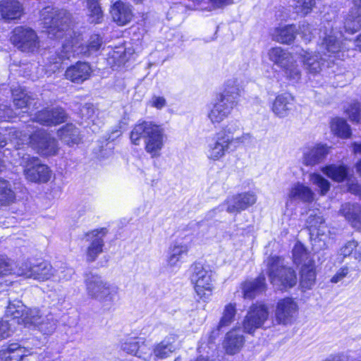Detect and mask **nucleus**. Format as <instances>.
<instances>
[{"label": "nucleus", "instance_id": "72a5a7b5", "mask_svg": "<svg viewBox=\"0 0 361 361\" xmlns=\"http://www.w3.org/2000/svg\"><path fill=\"white\" fill-rule=\"evenodd\" d=\"M329 231L326 225L322 224L317 228L311 229V238L312 245L316 250H322L326 247V241L329 239Z\"/></svg>", "mask_w": 361, "mask_h": 361}, {"label": "nucleus", "instance_id": "4c0bfd02", "mask_svg": "<svg viewBox=\"0 0 361 361\" xmlns=\"http://www.w3.org/2000/svg\"><path fill=\"white\" fill-rule=\"evenodd\" d=\"M331 130L334 135L342 138H348L351 134L349 125L341 118H335L331 120Z\"/></svg>", "mask_w": 361, "mask_h": 361}, {"label": "nucleus", "instance_id": "864d4df0", "mask_svg": "<svg viewBox=\"0 0 361 361\" xmlns=\"http://www.w3.org/2000/svg\"><path fill=\"white\" fill-rule=\"evenodd\" d=\"M346 113L350 121L358 123L361 119V103L352 102L346 109Z\"/></svg>", "mask_w": 361, "mask_h": 361}, {"label": "nucleus", "instance_id": "2f4dec72", "mask_svg": "<svg viewBox=\"0 0 361 361\" xmlns=\"http://www.w3.org/2000/svg\"><path fill=\"white\" fill-rule=\"evenodd\" d=\"M268 56L271 61L282 69L293 62V59L291 54L281 47H274L269 49Z\"/></svg>", "mask_w": 361, "mask_h": 361}, {"label": "nucleus", "instance_id": "7c9ffc66", "mask_svg": "<svg viewBox=\"0 0 361 361\" xmlns=\"http://www.w3.org/2000/svg\"><path fill=\"white\" fill-rule=\"evenodd\" d=\"M57 135L60 140L69 146L78 145L80 141L79 130L72 123H68L61 128Z\"/></svg>", "mask_w": 361, "mask_h": 361}, {"label": "nucleus", "instance_id": "2eb2a0df", "mask_svg": "<svg viewBox=\"0 0 361 361\" xmlns=\"http://www.w3.org/2000/svg\"><path fill=\"white\" fill-rule=\"evenodd\" d=\"M107 233L105 228L95 229L86 233L85 240L88 243L85 250V259L88 263L94 262L103 252L104 238Z\"/></svg>", "mask_w": 361, "mask_h": 361}, {"label": "nucleus", "instance_id": "a19ab883", "mask_svg": "<svg viewBox=\"0 0 361 361\" xmlns=\"http://www.w3.org/2000/svg\"><path fill=\"white\" fill-rule=\"evenodd\" d=\"M102 44V38L98 35L90 36L86 46L81 47L80 54L84 56H89L97 51ZM79 54V52H78Z\"/></svg>", "mask_w": 361, "mask_h": 361}, {"label": "nucleus", "instance_id": "b1692460", "mask_svg": "<svg viewBox=\"0 0 361 361\" xmlns=\"http://www.w3.org/2000/svg\"><path fill=\"white\" fill-rule=\"evenodd\" d=\"M353 6L344 23L345 30L350 33L357 32L361 28V0H353Z\"/></svg>", "mask_w": 361, "mask_h": 361}, {"label": "nucleus", "instance_id": "a18cd8bd", "mask_svg": "<svg viewBox=\"0 0 361 361\" xmlns=\"http://www.w3.org/2000/svg\"><path fill=\"white\" fill-rule=\"evenodd\" d=\"M12 94L14 105L18 109H23L30 105L31 98L25 91L14 90Z\"/></svg>", "mask_w": 361, "mask_h": 361}, {"label": "nucleus", "instance_id": "09e8293b", "mask_svg": "<svg viewBox=\"0 0 361 361\" xmlns=\"http://www.w3.org/2000/svg\"><path fill=\"white\" fill-rule=\"evenodd\" d=\"M314 5V0H297L293 6L295 13L301 16H305L311 11Z\"/></svg>", "mask_w": 361, "mask_h": 361}, {"label": "nucleus", "instance_id": "6ab92c4d", "mask_svg": "<svg viewBox=\"0 0 361 361\" xmlns=\"http://www.w3.org/2000/svg\"><path fill=\"white\" fill-rule=\"evenodd\" d=\"M92 73V68L89 63L78 61L68 67L65 72V78L76 84H81L88 80Z\"/></svg>", "mask_w": 361, "mask_h": 361}, {"label": "nucleus", "instance_id": "9d476101", "mask_svg": "<svg viewBox=\"0 0 361 361\" xmlns=\"http://www.w3.org/2000/svg\"><path fill=\"white\" fill-rule=\"evenodd\" d=\"M191 269L190 280L197 295L203 300L209 299L214 288L213 271L200 263L192 264Z\"/></svg>", "mask_w": 361, "mask_h": 361}, {"label": "nucleus", "instance_id": "5701e85b", "mask_svg": "<svg viewBox=\"0 0 361 361\" xmlns=\"http://www.w3.org/2000/svg\"><path fill=\"white\" fill-rule=\"evenodd\" d=\"M256 201V195L252 192L238 194L228 200L226 210L229 213L240 212L254 204Z\"/></svg>", "mask_w": 361, "mask_h": 361}, {"label": "nucleus", "instance_id": "393cba45", "mask_svg": "<svg viewBox=\"0 0 361 361\" xmlns=\"http://www.w3.org/2000/svg\"><path fill=\"white\" fill-rule=\"evenodd\" d=\"M31 353L17 343L9 344L0 351V357L4 361H21L23 357Z\"/></svg>", "mask_w": 361, "mask_h": 361}, {"label": "nucleus", "instance_id": "f8f14e48", "mask_svg": "<svg viewBox=\"0 0 361 361\" xmlns=\"http://www.w3.org/2000/svg\"><path fill=\"white\" fill-rule=\"evenodd\" d=\"M269 316V312L267 305L261 303L252 305L242 322L243 331L253 334L257 329L263 326Z\"/></svg>", "mask_w": 361, "mask_h": 361}, {"label": "nucleus", "instance_id": "f03ea898", "mask_svg": "<svg viewBox=\"0 0 361 361\" xmlns=\"http://www.w3.org/2000/svg\"><path fill=\"white\" fill-rule=\"evenodd\" d=\"M7 317H13V322L23 324L25 327L34 326L44 334L54 331L56 322L52 314H40L37 309H28L20 301L10 302L6 308Z\"/></svg>", "mask_w": 361, "mask_h": 361}, {"label": "nucleus", "instance_id": "8fccbe9b", "mask_svg": "<svg viewBox=\"0 0 361 361\" xmlns=\"http://www.w3.org/2000/svg\"><path fill=\"white\" fill-rule=\"evenodd\" d=\"M152 355H154L153 348L152 349L145 341L140 339L139 343V349L137 350V353H136L135 356L145 361H149Z\"/></svg>", "mask_w": 361, "mask_h": 361}, {"label": "nucleus", "instance_id": "e433bc0d", "mask_svg": "<svg viewBox=\"0 0 361 361\" xmlns=\"http://www.w3.org/2000/svg\"><path fill=\"white\" fill-rule=\"evenodd\" d=\"M86 7L89 22L94 24L100 23L104 15L98 0H87Z\"/></svg>", "mask_w": 361, "mask_h": 361}, {"label": "nucleus", "instance_id": "e2e57ef3", "mask_svg": "<svg viewBox=\"0 0 361 361\" xmlns=\"http://www.w3.org/2000/svg\"><path fill=\"white\" fill-rule=\"evenodd\" d=\"M348 273V267H343L338 270V271L332 277L331 282L338 283L342 279H343Z\"/></svg>", "mask_w": 361, "mask_h": 361}, {"label": "nucleus", "instance_id": "f3484780", "mask_svg": "<svg viewBox=\"0 0 361 361\" xmlns=\"http://www.w3.org/2000/svg\"><path fill=\"white\" fill-rule=\"evenodd\" d=\"M298 310L297 303L293 298H286L279 300L275 310V319L278 324L291 323Z\"/></svg>", "mask_w": 361, "mask_h": 361}, {"label": "nucleus", "instance_id": "dca6fc26", "mask_svg": "<svg viewBox=\"0 0 361 361\" xmlns=\"http://www.w3.org/2000/svg\"><path fill=\"white\" fill-rule=\"evenodd\" d=\"M31 147L39 154L50 156L58 152L57 141L45 130H40L29 136Z\"/></svg>", "mask_w": 361, "mask_h": 361}, {"label": "nucleus", "instance_id": "bf43d9fd", "mask_svg": "<svg viewBox=\"0 0 361 361\" xmlns=\"http://www.w3.org/2000/svg\"><path fill=\"white\" fill-rule=\"evenodd\" d=\"M11 271V264L4 256H0V276L8 274Z\"/></svg>", "mask_w": 361, "mask_h": 361}, {"label": "nucleus", "instance_id": "5fc2aeb1", "mask_svg": "<svg viewBox=\"0 0 361 361\" xmlns=\"http://www.w3.org/2000/svg\"><path fill=\"white\" fill-rule=\"evenodd\" d=\"M238 131H240V126L238 122L231 121L224 128L223 130L218 134L226 135L228 137H234L233 135Z\"/></svg>", "mask_w": 361, "mask_h": 361}, {"label": "nucleus", "instance_id": "20e7f679", "mask_svg": "<svg viewBox=\"0 0 361 361\" xmlns=\"http://www.w3.org/2000/svg\"><path fill=\"white\" fill-rule=\"evenodd\" d=\"M241 92L237 79L227 81L224 91L209 107L207 117L212 123L219 124L230 115Z\"/></svg>", "mask_w": 361, "mask_h": 361}, {"label": "nucleus", "instance_id": "bb28decb", "mask_svg": "<svg viewBox=\"0 0 361 361\" xmlns=\"http://www.w3.org/2000/svg\"><path fill=\"white\" fill-rule=\"evenodd\" d=\"M328 153L329 149L326 145H318L304 152L302 162L306 166H314L320 163Z\"/></svg>", "mask_w": 361, "mask_h": 361}, {"label": "nucleus", "instance_id": "37998d69", "mask_svg": "<svg viewBox=\"0 0 361 361\" xmlns=\"http://www.w3.org/2000/svg\"><path fill=\"white\" fill-rule=\"evenodd\" d=\"M293 258L295 264H300L307 263L308 260H312L309 258V254L306 249L300 243H297L293 249Z\"/></svg>", "mask_w": 361, "mask_h": 361}, {"label": "nucleus", "instance_id": "603ef678", "mask_svg": "<svg viewBox=\"0 0 361 361\" xmlns=\"http://www.w3.org/2000/svg\"><path fill=\"white\" fill-rule=\"evenodd\" d=\"M6 317H7L6 315ZM7 319L0 321V341L10 336L13 331L16 322H13V317H6Z\"/></svg>", "mask_w": 361, "mask_h": 361}, {"label": "nucleus", "instance_id": "69168bd1", "mask_svg": "<svg viewBox=\"0 0 361 361\" xmlns=\"http://www.w3.org/2000/svg\"><path fill=\"white\" fill-rule=\"evenodd\" d=\"M352 226L357 230L361 231V209L358 212L355 219H353Z\"/></svg>", "mask_w": 361, "mask_h": 361}, {"label": "nucleus", "instance_id": "ddd939ff", "mask_svg": "<svg viewBox=\"0 0 361 361\" xmlns=\"http://www.w3.org/2000/svg\"><path fill=\"white\" fill-rule=\"evenodd\" d=\"M54 269L47 262L31 263L26 262L21 264L18 269V274L25 278L38 281H46L54 275Z\"/></svg>", "mask_w": 361, "mask_h": 361}, {"label": "nucleus", "instance_id": "c9c22d12", "mask_svg": "<svg viewBox=\"0 0 361 361\" xmlns=\"http://www.w3.org/2000/svg\"><path fill=\"white\" fill-rule=\"evenodd\" d=\"M296 31L295 25H286L276 28L273 34V37L278 42L290 44L294 40Z\"/></svg>", "mask_w": 361, "mask_h": 361}, {"label": "nucleus", "instance_id": "4d7b16f0", "mask_svg": "<svg viewBox=\"0 0 361 361\" xmlns=\"http://www.w3.org/2000/svg\"><path fill=\"white\" fill-rule=\"evenodd\" d=\"M324 223V218L317 214H310L307 219V224L310 227V232L311 233L312 228H317L320 225Z\"/></svg>", "mask_w": 361, "mask_h": 361}, {"label": "nucleus", "instance_id": "6e6552de", "mask_svg": "<svg viewBox=\"0 0 361 361\" xmlns=\"http://www.w3.org/2000/svg\"><path fill=\"white\" fill-rule=\"evenodd\" d=\"M250 139V133H243L240 136L235 137H228L226 135L217 134L207 145V157L212 161H219L225 157L231 146L234 145L237 149L240 145L249 142Z\"/></svg>", "mask_w": 361, "mask_h": 361}, {"label": "nucleus", "instance_id": "f704fd0d", "mask_svg": "<svg viewBox=\"0 0 361 361\" xmlns=\"http://www.w3.org/2000/svg\"><path fill=\"white\" fill-rule=\"evenodd\" d=\"M188 246L184 243H175L171 245L169 249L168 257L166 259L167 266L173 267L178 265L183 255H187Z\"/></svg>", "mask_w": 361, "mask_h": 361}, {"label": "nucleus", "instance_id": "412c9836", "mask_svg": "<svg viewBox=\"0 0 361 361\" xmlns=\"http://www.w3.org/2000/svg\"><path fill=\"white\" fill-rule=\"evenodd\" d=\"M110 13L113 20L119 26L127 25L133 17L132 6L121 0L111 5Z\"/></svg>", "mask_w": 361, "mask_h": 361}, {"label": "nucleus", "instance_id": "49530a36", "mask_svg": "<svg viewBox=\"0 0 361 361\" xmlns=\"http://www.w3.org/2000/svg\"><path fill=\"white\" fill-rule=\"evenodd\" d=\"M310 181L312 184L319 188L322 195H324L329 190V182L319 174L311 173L310 175Z\"/></svg>", "mask_w": 361, "mask_h": 361}, {"label": "nucleus", "instance_id": "9b49d317", "mask_svg": "<svg viewBox=\"0 0 361 361\" xmlns=\"http://www.w3.org/2000/svg\"><path fill=\"white\" fill-rule=\"evenodd\" d=\"M10 41L18 50L33 53L39 47V39L36 32L26 26H17L11 32Z\"/></svg>", "mask_w": 361, "mask_h": 361}, {"label": "nucleus", "instance_id": "c03bdc74", "mask_svg": "<svg viewBox=\"0 0 361 361\" xmlns=\"http://www.w3.org/2000/svg\"><path fill=\"white\" fill-rule=\"evenodd\" d=\"M286 78L292 82H298L301 78V71L294 59L286 67L283 68Z\"/></svg>", "mask_w": 361, "mask_h": 361}, {"label": "nucleus", "instance_id": "680f3d73", "mask_svg": "<svg viewBox=\"0 0 361 361\" xmlns=\"http://www.w3.org/2000/svg\"><path fill=\"white\" fill-rule=\"evenodd\" d=\"M74 274V270L73 268L67 267L63 270H61L59 273V280L60 281H67L71 279L73 275Z\"/></svg>", "mask_w": 361, "mask_h": 361}, {"label": "nucleus", "instance_id": "ea45409f", "mask_svg": "<svg viewBox=\"0 0 361 361\" xmlns=\"http://www.w3.org/2000/svg\"><path fill=\"white\" fill-rule=\"evenodd\" d=\"M322 171L330 178L342 182L347 176V169L344 166L330 165L323 169Z\"/></svg>", "mask_w": 361, "mask_h": 361}, {"label": "nucleus", "instance_id": "3c124183", "mask_svg": "<svg viewBox=\"0 0 361 361\" xmlns=\"http://www.w3.org/2000/svg\"><path fill=\"white\" fill-rule=\"evenodd\" d=\"M360 209V208L357 205L346 203L342 205L341 209H340V212L352 224L353 219H355Z\"/></svg>", "mask_w": 361, "mask_h": 361}, {"label": "nucleus", "instance_id": "cd10ccee", "mask_svg": "<svg viewBox=\"0 0 361 361\" xmlns=\"http://www.w3.org/2000/svg\"><path fill=\"white\" fill-rule=\"evenodd\" d=\"M316 271L313 260H308L307 263L302 264L300 271V284L302 288L311 289L315 284Z\"/></svg>", "mask_w": 361, "mask_h": 361}, {"label": "nucleus", "instance_id": "f257e3e1", "mask_svg": "<svg viewBox=\"0 0 361 361\" xmlns=\"http://www.w3.org/2000/svg\"><path fill=\"white\" fill-rule=\"evenodd\" d=\"M343 33L341 31L334 28L330 23L324 26V30H320V39H322L319 45V50L317 53H310L304 51L303 63L306 71L311 74L319 73L322 68L326 59L324 56L331 58L336 57L343 48L341 38Z\"/></svg>", "mask_w": 361, "mask_h": 361}, {"label": "nucleus", "instance_id": "a211bd4d", "mask_svg": "<svg viewBox=\"0 0 361 361\" xmlns=\"http://www.w3.org/2000/svg\"><path fill=\"white\" fill-rule=\"evenodd\" d=\"M67 119L65 111L61 107L44 109L35 115V120L42 125L52 126L61 124Z\"/></svg>", "mask_w": 361, "mask_h": 361}, {"label": "nucleus", "instance_id": "774afa93", "mask_svg": "<svg viewBox=\"0 0 361 361\" xmlns=\"http://www.w3.org/2000/svg\"><path fill=\"white\" fill-rule=\"evenodd\" d=\"M353 257L355 259L361 262V246H358L355 249Z\"/></svg>", "mask_w": 361, "mask_h": 361}, {"label": "nucleus", "instance_id": "13d9d810", "mask_svg": "<svg viewBox=\"0 0 361 361\" xmlns=\"http://www.w3.org/2000/svg\"><path fill=\"white\" fill-rule=\"evenodd\" d=\"M357 247V243L355 240H350L346 243L341 249L340 255L344 257L353 255L355 249Z\"/></svg>", "mask_w": 361, "mask_h": 361}, {"label": "nucleus", "instance_id": "0eeeda50", "mask_svg": "<svg viewBox=\"0 0 361 361\" xmlns=\"http://www.w3.org/2000/svg\"><path fill=\"white\" fill-rule=\"evenodd\" d=\"M42 16L50 38H61L66 35L71 23V14L67 10L46 8Z\"/></svg>", "mask_w": 361, "mask_h": 361}, {"label": "nucleus", "instance_id": "58836bf2", "mask_svg": "<svg viewBox=\"0 0 361 361\" xmlns=\"http://www.w3.org/2000/svg\"><path fill=\"white\" fill-rule=\"evenodd\" d=\"M16 195L11 189L10 183L4 179H0V204L7 205L14 201Z\"/></svg>", "mask_w": 361, "mask_h": 361}, {"label": "nucleus", "instance_id": "79ce46f5", "mask_svg": "<svg viewBox=\"0 0 361 361\" xmlns=\"http://www.w3.org/2000/svg\"><path fill=\"white\" fill-rule=\"evenodd\" d=\"M72 52H75L72 45L69 44H63L61 51H56L55 55L50 57V62L54 64L60 63L63 60L70 59Z\"/></svg>", "mask_w": 361, "mask_h": 361}, {"label": "nucleus", "instance_id": "4be33fe9", "mask_svg": "<svg viewBox=\"0 0 361 361\" xmlns=\"http://www.w3.org/2000/svg\"><path fill=\"white\" fill-rule=\"evenodd\" d=\"M294 97L288 92H284L276 97L271 106V110L279 118H285L294 109Z\"/></svg>", "mask_w": 361, "mask_h": 361}, {"label": "nucleus", "instance_id": "7ed1b4c3", "mask_svg": "<svg viewBox=\"0 0 361 361\" xmlns=\"http://www.w3.org/2000/svg\"><path fill=\"white\" fill-rule=\"evenodd\" d=\"M141 139L144 140L146 152L152 158L161 156L165 139L164 130L161 126L150 121L138 123L130 133V140L133 144L139 145Z\"/></svg>", "mask_w": 361, "mask_h": 361}, {"label": "nucleus", "instance_id": "423d86ee", "mask_svg": "<svg viewBox=\"0 0 361 361\" xmlns=\"http://www.w3.org/2000/svg\"><path fill=\"white\" fill-rule=\"evenodd\" d=\"M267 273L271 283L277 290H283L296 284L295 271L286 266L281 257H271L267 259Z\"/></svg>", "mask_w": 361, "mask_h": 361}, {"label": "nucleus", "instance_id": "6e6d98bb", "mask_svg": "<svg viewBox=\"0 0 361 361\" xmlns=\"http://www.w3.org/2000/svg\"><path fill=\"white\" fill-rule=\"evenodd\" d=\"M312 30L311 25L306 22H303L299 27V34L305 42L311 41L314 35Z\"/></svg>", "mask_w": 361, "mask_h": 361}, {"label": "nucleus", "instance_id": "39448f33", "mask_svg": "<svg viewBox=\"0 0 361 361\" xmlns=\"http://www.w3.org/2000/svg\"><path fill=\"white\" fill-rule=\"evenodd\" d=\"M84 283L87 295L104 305L112 304L118 298V288L97 274L86 273Z\"/></svg>", "mask_w": 361, "mask_h": 361}, {"label": "nucleus", "instance_id": "c85d7f7f", "mask_svg": "<svg viewBox=\"0 0 361 361\" xmlns=\"http://www.w3.org/2000/svg\"><path fill=\"white\" fill-rule=\"evenodd\" d=\"M245 343L244 336L235 330L227 333L224 342V348L227 354L235 355L240 352Z\"/></svg>", "mask_w": 361, "mask_h": 361}, {"label": "nucleus", "instance_id": "4468645a", "mask_svg": "<svg viewBox=\"0 0 361 361\" xmlns=\"http://www.w3.org/2000/svg\"><path fill=\"white\" fill-rule=\"evenodd\" d=\"M236 312L235 303H228L224 307L216 329L213 330L208 337L201 338L197 348L200 353L202 350H205L207 348H210V345L214 343V340L219 336V331L222 328L229 326L234 321Z\"/></svg>", "mask_w": 361, "mask_h": 361}, {"label": "nucleus", "instance_id": "aec40b11", "mask_svg": "<svg viewBox=\"0 0 361 361\" xmlns=\"http://www.w3.org/2000/svg\"><path fill=\"white\" fill-rule=\"evenodd\" d=\"M179 348L180 345L178 343V336L169 334L161 341L154 345L153 354L156 360L166 359Z\"/></svg>", "mask_w": 361, "mask_h": 361}, {"label": "nucleus", "instance_id": "1a4fd4ad", "mask_svg": "<svg viewBox=\"0 0 361 361\" xmlns=\"http://www.w3.org/2000/svg\"><path fill=\"white\" fill-rule=\"evenodd\" d=\"M20 157L19 164L23 168L25 178L33 183H47L51 177L49 168L41 163V161L28 154L18 152Z\"/></svg>", "mask_w": 361, "mask_h": 361}, {"label": "nucleus", "instance_id": "473e14b6", "mask_svg": "<svg viewBox=\"0 0 361 361\" xmlns=\"http://www.w3.org/2000/svg\"><path fill=\"white\" fill-rule=\"evenodd\" d=\"M290 199L299 200L304 202H311L314 199V193L307 186L298 183L294 184L288 194Z\"/></svg>", "mask_w": 361, "mask_h": 361}, {"label": "nucleus", "instance_id": "c756f323", "mask_svg": "<svg viewBox=\"0 0 361 361\" xmlns=\"http://www.w3.org/2000/svg\"><path fill=\"white\" fill-rule=\"evenodd\" d=\"M265 278L260 276L251 281H246L242 285L243 295L245 299H252L257 294L265 290Z\"/></svg>", "mask_w": 361, "mask_h": 361}, {"label": "nucleus", "instance_id": "a878e982", "mask_svg": "<svg viewBox=\"0 0 361 361\" xmlns=\"http://www.w3.org/2000/svg\"><path fill=\"white\" fill-rule=\"evenodd\" d=\"M0 11L2 18L6 21H10L21 17L23 8L18 1L6 0L1 3Z\"/></svg>", "mask_w": 361, "mask_h": 361}, {"label": "nucleus", "instance_id": "de8ad7c7", "mask_svg": "<svg viewBox=\"0 0 361 361\" xmlns=\"http://www.w3.org/2000/svg\"><path fill=\"white\" fill-rule=\"evenodd\" d=\"M140 341V339L133 338L123 340L121 341V349L129 355L135 356L139 349Z\"/></svg>", "mask_w": 361, "mask_h": 361}, {"label": "nucleus", "instance_id": "0e129e2a", "mask_svg": "<svg viewBox=\"0 0 361 361\" xmlns=\"http://www.w3.org/2000/svg\"><path fill=\"white\" fill-rule=\"evenodd\" d=\"M152 104L157 109H161L166 104V100L161 97H154L152 99Z\"/></svg>", "mask_w": 361, "mask_h": 361}, {"label": "nucleus", "instance_id": "338daca9", "mask_svg": "<svg viewBox=\"0 0 361 361\" xmlns=\"http://www.w3.org/2000/svg\"><path fill=\"white\" fill-rule=\"evenodd\" d=\"M121 130L116 129V130H114L111 132V135H109V137H108V140H111V141H113L114 140L116 137L121 136Z\"/></svg>", "mask_w": 361, "mask_h": 361}, {"label": "nucleus", "instance_id": "052dcab7", "mask_svg": "<svg viewBox=\"0 0 361 361\" xmlns=\"http://www.w3.org/2000/svg\"><path fill=\"white\" fill-rule=\"evenodd\" d=\"M94 108L92 104L86 103L80 109V114L83 118H90L94 114Z\"/></svg>", "mask_w": 361, "mask_h": 361}]
</instances>
